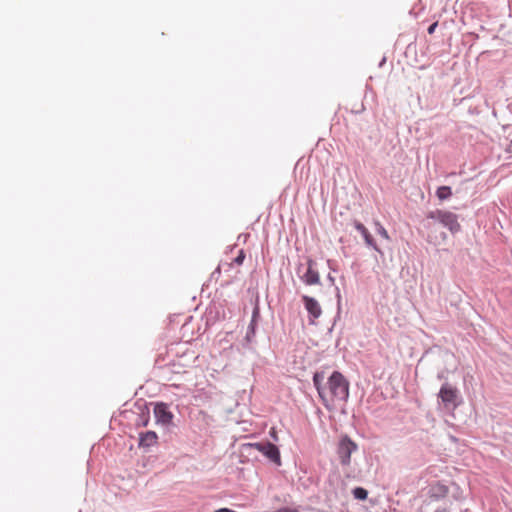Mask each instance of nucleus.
Listing matches in <instances>:
<instances>
[{"mask_svg":"<svg viewBox=\"0 0 512 512\" xmlns=\"http://www.w3.org/2000/svg\"><path fill=\"white\" fill-rule=\"evenodd\" d=\"M324 374L316 372L313 383L318 391L323 405L329 411L334 410L338 404L345 403L349 397V383L338 371H334L328 378L326 386H323Z\"/></svg>","mask_w":512,"mask_h":512,"instance_id":"nucleus-1","label":"nucleus"},{"mask_svg":"<svg viewBox=\"0 0 512 512\" xmlns=\"http://www.w3.org/2000/svg\"><path fill=\"white\" fill-rule=\"evenodd\" d=\"M427 218L440 223L453 234L457 233L461 227L458 221V216L451 211L436 209L430 211L427 214Z\"/></svg>","mask_w":512,"mask_h":512,"instance_id":"nucleus-2","label":"nucleus"},{"mask_svg":"<svg viewBox=\"0 0 512 512\" xmlns=\"http://www.w3.org/2000/svg\"><path fill=\"white\" fill-rule=\"evenodd\" d=\"M443 406L447 410L455 409L459 404V391L453 385L445 383L438 393Z\"/></svg>","mask_w":512,"mask_h":512,"instance_id":"nucleus-3","label":"nucleus"},{"mask_svg":"<svg viewBox=\"0 0 512 512\" xmlns=\"http://www.w3.org/2000/svg\"><path fill=\"white\" fill-rule=\"evenodd\" d=\"M358 449V445L347 435L341 437L337 446V455L343 466H348L351 462V455Z\"/></svg>","mask_w":512,"mask_h":512,"instance_id":"nucleus-4","label":"nucleus"},{"mask_svg":"<svg viewBox=\"0 0 512 512\" xmlns=\"http://www.w3.org/2000/svg\"><path fill=\"white\" fill-rule=\"evenodd\" d=\"M250 446L253 447L254 449L258 450L262 454H264L268 459H270L275 464H277V465L281 464L280 452L276 445H274L270 442H265V443L258 442V443H252V444H250Z\"/></svg>","mask_w":512,"mask_h":512,"instance_id":"nucleus-5","label":"nucleus"},{"mask_svg":"<svg viewBox=\"0 0 512 512\" xmlns=\"http://www.w3.org/2000/svg\"><path fill=\"white\" fill-rule=\"evenodd\" d=\"M308 267L306 272L301 276L303 282L307 285H316L320 283L319 272L315 269V262L311 259L307 262Z\"/></svg>","mask_w":512,"mask_h":512,"instance_id":"nucleus-6","label":"nucleus"},{"mask_svg":"<svg viewBox=\"0 0 512 512\" xmlns=\"http://www.w3.org/2000/svg\"><path fill=\"white\" fill-rule=\"evenodd\" d=\"M302 300L304 302V306H305L306 310L314 319L318 318L321 315L322 309L316 299L304 295L302 297Z\"/></svg>","mask_w":512,"mask_h":512,"instance_id":"nucleus-7","label":"nucleus"},{"mask_svg":"<svg viewBox=\"0 0 512 512\" xmlns=\"http://www.w3.org/2000/svg\"><path fill=\"white\" fill-rule=\"evenodd\" d=\"M154 414L157 420L163 424H169L172 421L173 415L168 410V407L164 403H159L154 408Z\"/></svg>","mask_w":512,"mask_h":512,"instance_id":"nucleus-8","label":"nucleus"},{"mask_svg":"<svg viewBox=\"0 0 512 512\" xmlns=\"http://www.w3.org/2000/svg\"><path fill=\"white\" fill-rule=\"evenodd\" d=\"M158 436L154 431H147L140 434L139 446L140 447H151L156 445Z\"/></svg>","mask_w":512,"mask_h":512,"instance_id":"nucleus-9","label":"nucleus"},{"mask_svg":"<svg viewBox=\"0 0 512 512\" xmlns=\"http://www.w3.org/2000/svg\"><path fill=\"white\" fill-rule=\"evenodd\" d=\"M354 227L356 228V230L358 232L361 233V235L364 237V240H365V243L368 245V246H371L373 247L375 250H378L376 244H375V241L373 239V237L371 236V234L369 233L368 229L360 222L356 221L354 223Z\"/></svg>","mask_w":512,"mask_h":512,"instance_id":"nucleus-10","label":"nucleus"},{"mask_svg":"<svg viewBox=\"0 0 512 512\" xmlns=\"http://www.w3.org/2000/svg\"><path fill=\"white\" fill-rule=\"evenodd\" d=\"M436 196L440 201H444L452 196V189L449 186H440L436 190Z\"/></svg>","mask_w":512,"mask_h":512,"instance_id":"nucleus-11","label":"nucleus"},{"mask_svg":"<svg viewBox=\"0 0 512 512\" xmlns=\"http://www.w3.org/2000/svg\"><path fill=\"white\" fill-rule=\"evenodd\" d=\"M353 495L356 499L365 500L368 496V492L364 488L357 487L353 490Z\"/></svg>","mask_w":512,"mask_h":512,"instance_id":"nucleus-12","label":"nucleus"},{"mask_svg":"<svg viewBox=\"0 0 512 512\" xmlns=\"http://www.w3.org/2000/svg\"><path fill=\"white\" fill-rule=\"evenodd\" d=\"M375 225H376L377 233H378L379 235H381L383 238H385V239H389L388 232H387V230H386V229L381 225V223L377 221V222L375 223Z\"/></svg>","mask_w":512,"mask_h":512,"instance_id":"nucleus-13","label":"nucleus"},{"mask_svg":"<svg viewBox=\"0 0 512 512\" xmlns=\"http://www.w3.org/2000/svg\"><path fill=\"white\" fill-rule=\"evenodd\" d=\"M245 259V253L243 250H240L237 257L233 260V262L237 265H241Z\"/></svg>","mask_w":512,"mask_h":512,"instance_id":"nucleus-14","label":"nucleus"},{"mask_svg":"<svg viewBox=\"0 0 512 512\" xmlns=\"http://www.w3.org/2000/svg\"><path fill=\"white\" fill-rule=\"evenodd\" d=\"M437 26H438V22L437 21L434 22L433 24H431L429 26V28H428V33L429 34H433Z\"/></svg>","mask_w":512,"mask_h":512,"instance_id":"nucleus-15","label":"nucleus"},{"mask_svg":"<svg viewBox=\"0 0 512 512\" xmlns=\"http://www.w3.org/2000/svg\"><path fill=\"white\" fill-rule=\"evenodd\" d=\"M506 152L508 153H512V140L510 141V143L507 145L506 147Z\"/></svg>","mask_w":512,"mask_h":512,"instance_id":"nucleus-16","label":"nucleus"},{"mask_svg":"<svg viewBox=\"0 0 512 512\" xmlns=\"http://www.w3.org/2000/svg\"><path fill=\"white\" fill-rule=\"evenodd\" d=\"M271 435L273 436L274 439H276V435H275L274 429L271 430Z\"/></svg>","mask_w":512,"mask_h":512,"instance_id":"nucleus-17","label":"nucleus"},{"mask_svg":"<svg viewBox=\"0 0 512 512\" xmlns=\"http://www.w3.org/2000/svg\"><path fill=\"white\" fill-rule=\"evenodd\" d=\"M441 238H442V240H444V239L446 238V235H445V234H442V235H441Z\"/></svg>","mask_w":512,"mask_h":512,"instance_id":"nucleus-18","label":"nucleus"},{"mask_svg":"<svg viewBox=\"0 0 512 512\" xmlns=\"http://www.w3.org/2000/svg\"><path fill=\"white\" fill-rule=\"evenodd\" d=\"M221 266H218L216 272H220Z\"/></svg>","mask_w":512,"mask_h":512,"instance_id":"nucleus-19","label":"nucleus"}]
</instances>
